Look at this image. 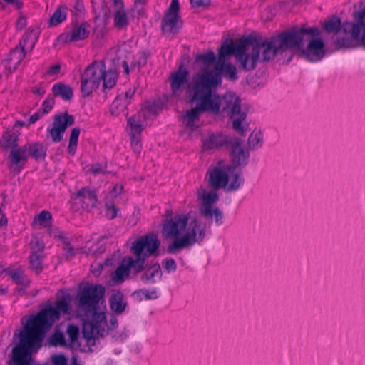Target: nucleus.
Listing matches in <instances>:
<instances>
[{
  "instance_id": "f257e3e1",
  "label": "nucleus",
  "mask_w": 365,
  "mask_h": 365,
  "mask_svg": "<svg viewBox=\"0 0 365 365\" xmlns=\"http://www.w3.org/2000/svg\"><path fill=\"white\" fill-rule=\"evenodd\" d=\"M220 83V76L212 72L197 73L193 77L190 99L196 102L197 105L183 115V123L187 128L195 130L198 127L197 123L203 112L214 115H227L232 121L233 129L244 135L242 123L247 115L242 111L241 100L231 92L223 96L219 95L217 89Z\"/></svg>"
},
{
  "instance_id": "f03ea898",
  "label": "nucleus",
  "mask_w": 365,
  "mask_h": 365,
  "mask_svg": "<svg viewBox=\"0 0 365 365\" xmlns=\"http://www.w3.org/2000/svg\"><path fill=\"white\" fill-rule=\"evenodd\" d=\"M70 309V303L63 299L31 315L19 333V343L12 350L9 365H32L31 351L41 346L46 332L59 319L61 313L67 314Z\"/></svg>"
},
{
  "instance_id": "7ed1b4c3",
  "label": "nucleus",
  "mask_w": 365,
  "mask_h": 365,
  "mask_svg": "<svg viewBox=\"0 0 365 365\" xmlns=\"http://www.w3.org/2000/svg\"><path fill=\"white\" fill-rule=\"evenodd\" d=\"M104 294L105 287L99 284H87L78 292V308L85 317L83 334L88 340L103 337L118 327L116 317L99 308Z\"/></svg>"
},
{
  "instance_id": "20e7f679",
  "label": "nucleus",
  "mask_w": 365,
  "mask_h": 365,
  "mask_svg": "<svg viewBox=\"0 0 365 365\" xmlns=\"http://www.w3.org/2000/svg\"><path fill=\"white\" fill-rule=\"evenodd\" d=\"M167 217L162 225V235L172 242L167 247V252L177 254L195 245H201L206 234V225L197 217H190L189 214H176L167 210Z\"/></svg>"
},
{
  "instance_id": "39448f33",
  "label": "nucleus",
  "mask_w": 365,
  "mask_h": 365,
  "mask_svg": "<svg viewBox=\"0 0 365 365\" xmlns=\"http://www.w3.org/2000/svg\"><path fill=\"white\" fill-rule=\"evenodd\" d=\"M317 37L320 35L319 29L316 27H301L285 31L272 37L269 40H259L260 61H268L278 53L287 50L304 47V36Z\"/></svg>"
},
{
  "instance_id": "423d86ee",
  "label": "nucleus",
  "mask_w": 365,
  "mask_h": 365,
  "mask_svg": "<svg viewBox=\"0 0 365 365\" xmlns=\"http://www.w3.org/2000/svg\"><path fill=\"white\" fill-rule=\"evenodd\" d=\"M233 55L240 67L250 71L254 70L260 61L259 40L247 37L235 44L223 43L218 50L217 61L225 62V57Z\"/></svg>"
},
{
  "instance_id": "0eeeda50",
  "label": "nucleus",
  "mask_w": 365,
  "mask_h": 365,
  "mask_svg": "<svg viewBox=\"0 0 365 365\" xmlns=\"http://www.w3.org/2000/svg\"><path fill=\"white\" fill-rule=\"evenodd\" d=\"M206 178L209 185L215 190L223 189L227 192L237 191L244 184L242 171L223 161L210 167Z\"/></svg>"
},
{
  "instance_id": "6e6552de",
  "label": "nucleus",
  "mask_w": 365,
  "mask_h": 365,
  "mask_svg": "<svg viewBox=\"0 0 365 365\" xmlns=\"http://www.w3.org/2000/svg\"><path fill=\"white\" fill-rule=\"evenodd\" d=\"M46 148L40 142H30L14 149L9 153L10 168L20 172L28 158L31 157L36 161L43 160L46 155Z\"/></svg>"
},
{
  "instance_id": "1a4fd4ad",
  "label": "nucleus",
  "mask_w": 365,
  "mask_h": 365,
  "mask_svg": "<svg viewBox=\"0 0 365 365\" xmlns=\"http://www.w3.org/2000/svg\"><path fill=\"white\" fill-rule=\"evenodd\" d=\"M103 68V61H94L86 68L81 76V91L83 96H89L93 91L98 88L102 81Z\"/></svg>"
},
{
  "instance_id": "9d476101",
  "label": "nucleus",
  "mask_w": 365,
  "mask_h": 365,
  "mask_svg": "<svg viewBox=\"0 0 365 365\" xmlns=\"http://www.w3.org/2000/svg\"><path fill=\"white\" fill-rule=\"evenodd\" d=\"M160 242L155 234L150 233L140 237L135 240L131 245L130 251L136 257L135 259L143 260V267L145 266V259L155 255Z\"/></svg>"
},
{
  "instance_id": "9b49d317",
  "label": "nucleus",
  "mask_w": 365,
  "mask_h": 365,
  "mask_svg": "<svg viewBox=\"0 0 365 365\" xmlns=\"http://www.w3.org/2000/svg\"><path fill=\"white\" fill-rule=\"evenodd\" d=\"M143 260L134 259L131 257H124L120 264L111 274V284H120L123 283L130 274V269L133 268L135 273H139L145 269L143 267Z\"/></svg>"
},
{
  "instance_id": "f8f14e48",
  "label": "nucleus",
  "mask_w": 365,
  "mask_h": 365,
  "mask_svg": "<svg viewBox=\"0 0 365 365\" xmlns=\"http://www.w3.org/2000/svg\"><path fill=\"white\" fill-rule=\"evenodd\" d=\"M74 123V118L68 113L56 115L51 126L47 128V138H51L53 143H59L68 127Z\"/></svg>"
},
{
  "instance_id": "ddd939ff",
  "label": "nucleus",
  "mask_w": 365,
  "mask_h": 365,
  "mask_svg": "<svg viewBox=\"0 0 365 365\" xmlns=\"http://www.w3.org/2000/svg\"><path fill=\"white\" fill-rule=\"evenodd\" d=\"M182 20L179 16L178 0H172L161 23L163 34L170 35L177 34L182 27Z\"/></svg>"
},
{
  "instance_id": "4468645a",
  "label": "nucleus",
  "mask_w": 365,
  "mask_h": 365,
  "mask_svg": "<svg viewBox=\"0 0 365 365\" xmlns=\"http://www.w3.org/2000/svg\"><path fill=\"white\" fill-rule=\"evenodd\" d=\"M91 26L87 21H72L69 29L60 34L58 40L63 43L83 41L90 34Z\"/></svg>"
},
{
  "instance_id": "2eb2a0df",
  "label": "nucleus",
  "mask_w": 365,
  "mask_h": 365,
  "mask_svg": "<svg viewBox=\"0 0 365 365\" xmlns=\"http://www.w3.org/2000/svg\"><path fill=\"white\" fill-rule=\"evenodd\" d=\"M307 46L301 49L302 54L309 61H320L324 55V43L322 38L312 37Z\"/></svg>"
},
{
  "instance_id": "dca6fc26",
  "label": "nucleus",
  "mask_w": 365,
  "mask_h": 365,
  "mask_svg": "<svg viewBox=\"0 0 365 365\" xmlns=\"http://www.w3.org/2000/svg\"><path fill=\"white\" fill-rule=\"evenodd\" d=\"M189 73L186 69L180 68L170 76V87L173 95L180 98L187 85Z\"/></svg>"
},
{
  "instance_id": "f3484780",
  "label": "nucleus",
  "mask_w": 365,
  "mask_h": 365,
  "mask_svg": "<svg viewBox=\"0 0 365 365\" xmlns=\"http://www.w3.org/2000/svg\"><path fill=\"white\" fill-rule=\"evenodd\" d=\"M197 197L201 203L200 212L202 215H210V210L215 207L212 205L219 200V195L215 190L207 191L202 187L197 190Z\"/></svg>"
},
{
  "instance_id": "a211bd4d",
  "label": "nucleus",
  "mask_w": 365,
  "mask_h": 365,
  "mask_svg": "<svg viewBox=\"0 0 365 365\" xmlns=\"http://www.w3.org/2000/svg\"><path fill=\"white\" fill-rule=\"evenodd\" d=\"M135 93L134 88H129L125 93L119 94L115 97L110 107V113L118 116L123 113L130 103V100Z\"/></svg>"
},
{
  "instance_id": "6ab92c4d",
  "label": "nucleus",
  "mask_w": 365,
  "mask_h": 365,
  "mask_svg": "<svg viewBox=\"0 0 365 365\" xmlns=\"http://www.w3.org/2000/svg\"><path fill=\"white\" fill-rule=\"evenodd\" d=\"M215 71L206 70L200 72V73H204L207 72H212L220 76V83L217 86V88L222 84V76L225 77L228 80L235 81L237 80V73L236 67L229 62H220L217 61L215 66Z\"/></svg>"
},
{
  "instance_id": "aec40b11",
  "label": "nucleus",
  "mask_w": 365,
  "mask_h": 365,
  "mask_svg": "<svg viewBox=\"0 0 365 365\" xmlns=\"http://www.w3.org/2000/svg\"><path fill=\"white\" fill-rule=\"evenodd\" d=\"M31 252L29 256L30 267L36 273L42 270V253L44 250V245L39 240L31 242Z\"/></svg>"
},
{
  "instance_id": "412c9836",
  "label": "nucleus",
  "mask_w": 365,
  "mask_h": 365,
  "mask_svg": "<svg viewBox=\"0 0 365 365\" xmlns=\"http://www.w3.org/2000/svg\"><path fill=\"white\" fill-rule=\"evenodd\" d=\"M76 200L81 205L82 208L87 210L94 208L98 201L96 194L88 187L80 189L76 193Z\"/></svg>"
},
{
  "instance_id": "4be33fe9",
  "label": "nucleus",
  "mask_w": 365,
  "mask_h": 365,
  "mask_svg": "<svg viewBox=\"0 0 365 365\" xmlns=\"http://www.w3.org/2000/svg\"><path fill=\"white\" fill-rule=\"evenodd\" d=\"M202 150L210 151L220 148L228 143V138L222 133H212L202 139Z\"/></svg>"
},
{
  "instance_id": "5701e85b",
  "label": "nucleus",
  "mask_w": 365,
  "mask_h": 365,
  "mask_svg": "<svg viewBox=\"0 0 365 365\" xmlns=\"http://www.w3.org/2000/svg\"><path fill=\"white\" fill-rule=\"evenodd\" d=\"M113 6L115 9L113 13L114 26L118 29H125L129 21L122 0H113Z\"/></svg>"
},
{
  "instance_id": "b1692460",
  "label": "nucleus",
  "mask_w": 365,
  "mask_h": 365,
  "mask_svg": "<svg viewBox=\"0 0 365 365\" xmlns=\"http://www.w3.org/2000/svg\"><path fill=\"white\" fill-rule=\"evenodd\" d=\"M231 158L232 165L235 170L237 167L245 166L248 163L249 153L245 150L239 140H236L232 145Z\"/></svg>"
},
{
  "instance_id": "393cba45",
  "label": "nucleus",
  "mask_w": 365,
  "mask_h": 365,
  "mask_svg": "<svg viewBox=\"0 0 365 365\" xmlns=\"http://www.w3.org/2000/svg\"><path fill=\"white\" fill-rule=\"evenodd\" d=\"M361 11H360L361 12ZM359 12H355L354 13V20L356 21L355 23H353V22H345L344 24H343L342 25V29L344 32V34L346 35H348L349 34L351 36V37H348V36H343V37H340V36H336V38L334 39V43L336 44V46L339 47V48H351L353 46V41L354 40H356V41H360L361 43L365 46V44L362 42L361 39V38H356L354 37L351 31H346L345 29H344V27L346 26V24H361V21L358 19H356V16L357 15L359 14Z\"/></svg>"
},
{
  "instance_id": "a878e982",
  "label": "nucleus",
  "mask_w": 365,
  "mask_h": 365,
  "mask_svg": "<svg viewBox=\"0 0 365 365\" xmlns=\"http://www.w3.org/2000/svg\"><path fill=\"white\" fill-rule=\"evenodd\" d=\"M26 54V51L17 45L11 51L9 56L4 61L5 67H6L10 72L14 71L25 58Z\"/></svg>"
},
{
  "instance_id": "bb28decb",
  "label": "nucleus",
  "mask_w": 365,
  "mask_h": 365,
  "mask_svg": "<svg viewBox=\"0 0 365 365\" xmlns=\"http://www.w3.org/2000/svg\"><path fill=\"white\" fill-rule=\"evenodd\" d=\"M38 29H28L19 41L18 46L25 51H31L38 38Z\"/></svg>"
},
{
  "instance_id": "cd10ccee",
  "label": "nucleus",
  "mask_w": 365,
  "mask_h": 365,
  "mask_svg": "<svg viewBox=\"0 0 365 365\" xmlns=\"http://www.w3.org/2000/svg\"><path fill=\"white\" fill-rule=\"evenodd\" d=\"M162 275L160 266L156 263L145 269L140 279L144 284H155L161 280Z\"/></svg>"
},
{
  "instance_id": "c85d7f7f",
  "label": "nucleus",
  "mask_w": 365,
  "mask_h": 365,
  "mask_svg": "<svg viewBox=\"0 0 365 365\" xmlns=\"http://www.w3.org/2000/svg\"><path fill=\"white\" fill-rule=\"evenodd\" d=\"M109 304L111 310L116 314H121L127 306V302L123 298V295L120 292L113 293L110 299Z\"/></svg>"
},
{
  "instance_id": "c756f323",
  "label": "nucleus",
  "mask_w": 365,
  "mask_h": 365,
  "mask_svg": "<svg viewBox=\"0 0 365 365\" xmlns=\"http://www.w3.org/2000/svg\"><path fill=\"white\" fill-rule=\"evenodd\" d=\"M52 92L55 96L60 97L64 101L72 99L73 92L72 88L63 83H56L52 87Z\"/></svg>"
},
{
  "instance_id": "7c9ffc66",
  "label": "nucleus",
  "mask_w": 365,
  "mask_h": 365,
  "mask_svg": "<svg viewBox=\"0 0 365 365\" xmlns=\"http://www.w3.org/2000/svg\"><path fill=\"white\" fill-rule=\"evenodd\" d=\"M118 72L115 69H106L104 63L103 73L102 74L103 87L104 89H110L116 84L118 79Z\"/></svg>"
},
{
  "instance_id": "2f4dec72",
  "label": "nucleus",
  "mask_w": 365,
  "mask_h": 365,
  "mask_svg": "<svg viewBox=\"0 0 365 365\" xmlns=\"http://www.w3.org/2000/svg\"><path fill=\"white\" fill-rule=\"evenodd\" d=\"M18 135L11 131H6L4 133L1 143V145L5 148H11V151L12 152L16 148H19L20 146H18Z\"/></svg>"
},
{
  "instance_id": "473e14b6",
  "label": "nucleus",
  "mask_w": 365,
  "mask_h": 365,
  "mask_svg": "<svg viewBox=\"0 0 365 365\" xmlns=\"http://www.w3.org/2000/svg\"><path fill=\"white\" fill-rule=\"evenodd\" d=\"M128 130L130 135H140L143 125L141 123L140 115L128 118Z\"/></svg>"
},
{
  "instance_id": "72a5a7b5",
  "label": "nucleus",
  "mask_w": 365,
  "mask_h": 365,
  "mask_svg": "<svg viewBox=\"0 0 365 365\" xmlns=\"http://www.w3.org/2000/svg\"><path fill=\"white\" fill-rule=\"evenodd\" d=\"M68 9L66 6H58L49 19V25L56 26L64 21L67 17Z\"/></svg>"
},
{
  "instance_id": "f704fd0d",
  "label": "nucleus",
  "mask_w": 365,
  "mask_h": 365,
  "mask_svg": "<svg viewBox=\"0 0 365 365\" xmlns=\"http://www.w3.org/2000/svg\"><path fill=\"white\" fill-rule=\"evenodd\" d=\"M263 145V135L260 131H253L249 136L248 145L250 148L255 150Z\"/></svg>"
},
{
  "instance_id": "c9c22d12",
  "label": "nucleus",
  "mask_w": 365,
  "mask_h": 365,
  "mask_svg": "<svg viewBox=\"0 0 365 365\" xmlns=\"http://www.w3.org/2000/svg\"><path fill=\"white\" fill-rule=\"evenodd\" d=\"M66 334L69 340L68 346L73 348L77 346L78 344V338L79 334V329L78 327L72 324H68L66 329Z\"/></svg>"
},
{
  "instance_id": "e433bc0d",
  "label": "nucleus",
  "mask_w": 365,
  "mask_h": 365,
  "mask_svg": "<svg viewBox=\"0 0 365 365\" xmlns=\"http://www.w3.org/2000/svg\"><path fill=\"white\" fill-rule=\"evenodd\" d=\"M80 132L81 130L79 128H73L71 130L68 146V152L71 155H74L76 153Z\"/></svg>"
},
{
  "instance_id": "4c0bfd02",
  "label": "nucleus",
  "mask_w": 365,
  "mask_h": 365,
  "mask_svg": "<svg viewBox=\"0 0 365 365\" xmlns=\"http://www.w3.org/2000/svg\"><path fill=\"white\" fill-rule=\"evenodd\" d=\"M341 27L342 28L341 20L337 16H333L324 23V29L329 33H337L340 31Z\"/></svg>"
},
{
  "instance_id": "58836bf2",
  "label": "nucleus",
  "mask_w": 365,
  "mask_h": 365,
  "mask_svg": "<svg viewBox=\"0 0 365 365\" xmlns=\"http://www.w3.org/2000/svg\"><path fill=\"white\" fill-rule=\"evenodd\" d=\"M9 276L12 279L14 282H15L17 284L22 285L25 287H28L29 284V280L27 277L24 275L22 271L19 269H15L9 272Z\"/></svg>"
},
{
  "instance_id": "ea45409f",
  "label": "nucleus",
  "mask_w": 365,
  "mask_h": 365,
  "mask_svg": "<svg viewBox=\"0 0 365 365\" xmlns=\"http://www.w3.org/2000/svg\"><path fill=\"white\" fill-rule=\"evenodd\" d=\"M56 237L63 244V249L66 251L67 257H71L74 255L73 247L71 245L70 240L62 232H59L56 235Z\"/></svg>"
},
{
  "instance_id": "a19ab883",
  "label": "nucleus",
  "mask_w": 365,
  "mask_h": 365,
  "mask_svg": "<svg viewBox=\"0 0 365 365\" xmlns=\"http://www.w3.org/2000/svg\"><path fill=\"white\" fill-rule=\"evenodd\" d=\"M51 214L47 210H42L35 217L34 222L46 227L51 223Z\"/></svg>"
},
{
  "instance_id": "79ce46f5",
  "label": "nucleus",
  "mask_w": 365,
  "mask_h": 365,
  "mask_svg": "<svg viewBox=\"0 0 365 365\" xmlns=\"http://www.w3.org/2000/svg\"><path fill=\"white\" fill-rule=\"evenodd\" d=\"M202 216L206 218H213L215 225L217 226L222 225L224 222L223 212L217 207L210 210V215Z\"/></svg>"
},
{
  "instance_id": "37998d69",
  "label": "nucleus",
  "mask_w": 365,
  "mask_h": 365,
  "mask_svg": "<svg viewBox=\"0 0 365 365\" xmlns=\"http://www.w3.org/2000/svg\"><path fill=\"white\" fill-rule=\"evenodd\" d=\"M135 293L147 300L155 299L158 297V292L155 288L152 289H141Z\"/></svg>"
},
{
  "instance_id": "c03bdc74",
  "label": "nucleus",
  "mask_w": 365,
  "mask_h": 365,
  "mask_svg": "<svg viewBox=\"0 0 365 365\" xmlns=\"http://www.w3.org/2000/svg\"><path fill=\"white\" fill-rule=\"evenodd\" d=\"M51 343L54 346H68L66 344L65 336L61 332H56L51 336Z\"/></svg>"
},
{
  "instance_id": "a18cd8bd",
  "label": "nucleus",
  "mask_w": 365,
  "mask_h": 365,
  "mask_svg": "<svg viewBox=\"0 0 365 365\" xmlns=\"http://www.w3.org/2000/svg\"><path fill=\"white\" fill-rule=\"evenodd\" d=\"M106 216L107 218L112 220L118 216L119 209L112 203L106 202Z\"/></svg>"
},
{
  "instance_id": "49530a36",
  "label": "nucleus",
  "mask_w": 365,
  "mask_h": 365,
  "mask_svg": "<svg viewBox=\"0 0 365 365\" xmlns=\"http://www.w3.org/2000/svg\"><path fill=\"white\" fill-rule=\"evenodd\" d=\"M145 4L146 0H135L134 4L131 9L134 15L136 14L138 16H143Z\"/></svg>"
},
{
  "instance_id": "de8ad7c7",
  "label": "nucleus",
  "mask_w": 365,
  "mask_h": 365,
  "mask_svg": "<svg viewBox=\"0 0 365 365\" xmlns=\"http://www.w3.org/2000/svg\"><path fill=\"white\" fill-rule=\"evenodd\" d=\"M216 57L213 51H208L197 56V61H201L205 64H212L215 61Z\"/></svg>"
},
{
  "instance_id": "09e8293b",
  "label": "nucleus",
  "mask_w": 365,
  "mask_h": 365,
  "mask_svg": "<svg viewBox=\"0 0 365 365\" xmlns=\"http://www.w3.org/2000/svg\"><path fill=\"white\" fill-rule=\"evenodd\" d=\"M162 265L168 273L175 272L177 269L175 261L172 258H166L163 260Z\"/></svg>"
},
{
  "instance_id": "8fccbe9b",
  "label": "nucleus",
  "mask_w": 365,
  "mask_h": 365,
  "mask_svg": "<svg viewBox=\"0 0 365 365\" xmlns=\"http://www.w3.org/2000/svg\"><path fill=\"white\" fill-rule=\"evenodd\" d=\"M130 145L136 154H140L142 148L140 135H130Z\"/></svg>"
},
{
  "instance_id": "3c124183",
  "label": "nucleus",
  "mask_w": 365,
  "mask_h": 365,
  "mask_svg": "<svg viewBox=\"0 0 365 365\" xmlns=\"http://www.w3.org/2000/svg\"><path fill=\"white\" fill-rule=\"evenodd\" d=\"M7 5H11L16 9L21 8L23 4L19 0H1L0 6L1 9H6Z\"/></svg>"
},
{
  "instance_id": "603ef678",
  "label": "nucleus",
  "mask_w": 365,
  "mask_h": 365,
  "mask_svg": "<svg viewBox=\"0 0 365 365\" xmlns=\"http://www.w3.org/2000/svg\"><path fill=\"white\" fill-rule=\"evenodd\" d=\"M53 106L54 100L53 98L45 99L41 105V113H43V115L48 113L53 109Z\"/></svg>"
},
{
  "instance_id": "864d4df0",
  "label": "nucleus",
  "mask_w": 365,
  "mask_h": 365,
  "mask_svg": "<svg viewBox=\"0 0 365 365\" xmlns=\"http://www.w3.org/2000/svg\"><path fill=\"white\" fill-rule=\"evenodd\" d=\"M60 70L61 65L59 63L52 65L46 71V75L49 76H55L59 73Z\"/></svg>"
},
{
  "instance_id": "5fc2aeb1",
  "label": "nucleus",
  "mask_w": 365,
  "mask_h": 365,
  "mask_svg": "<svg viewBox=\"0 0 365 365\" xmlns=\"http://www.w3.org/2000/svg\"><path fill=\"white\" fill-rule=\"evenodd\" d=\"M43 115H44L43 113H41V110H39L36 111V113H34L33 115H31L30 118L29 119L28 123L29 125L30 124H34L37 120L41 119Z\"/></svg>"
},
{
  "instance_id": "6e6d98bb",
  "label": "nucleus",
  "mask_w": 365,
  "mask_h": 365,
  "mask_svg": "<svg viewBox=\"0 0 365 365\" xmlns=\"http://www.w3.org/2000/svg\"><path fill=\"white\" fill-rule=\"evenodd\" d=\"M192 7L205 6L209 4L210 0H190Z\"/></svg>"
},
{
  "instance_id": "4d7b16f0",
  "label": "nucleus",
  "mask_w": 365,
  "mask_h": 365,
  "mask_svg": "<svg viewBox=\"0 0 365 365\" xmlns=\"http://www.w3.org/2000/svg\"><path fill=\"white\" fill-rule=\"evenodd\" d=\"M26 19L24 16H21L18 18L16 24V29L21 30L26 26Z\"/></svg>"
},
{
  "instance_id": "13d9d810",
  "label": "nucleus",
  "mask_w": 365,
  "mask_h": 365,
  "mask_svg": "<svg viewBox=\"0 0 365 365\" xmlns=\"http://www.w3.org/2000/svg\"><path fill=\"white\" fill-rule=\"evenodd\" d=\"M123 190V187L120 184H116L114 185L111 190V195L113 197H118L122 192Z\"/></svg>"
},
{
  "instance_id": "bf43d9fd",
  "label": "nucleus",
  "mask_w": 365,
  "mask_h": 365,
  "mask_svg": "<svg viewBox=\"0 0 365 365\" xmlns=\"http://www.w3.org/2000/svg\"><path fill=\"white\" fill-rule=\"evenodd\" d=\"M90 172L95 175L99 174V173H103V168L101 165H96L93 166L90 169Z\"/></svg>"
},
{
  "instance_id": "052dcab7",
  "label": "nucleus",
  "mask_w": 365,
  "mask_h": 365,
  "mask_svg": "<svg viewBox=\"0 0 365 365\" xmlns=\"http://www.w3.org/2000/svg\"><path fill=\"white\" fill-rule=\"evenodd\" d=\"M75 9H76V11H81L83 9V4L81 1H76V4H75Z\"/></svg>"
},
{
  "instance_id": "680f3d73",
  "label": "nucleus",
  "mask_w": 365,
  "mask_h": 365,
  "mask_svg": "<svg viewBox=\"0 0 365 365\" xmlns=\"http://www.w3.org/2000/svg\"><path fill=\"white\" fill-rule=\"evenodd\" d=\"M7 225V218L4 215H2L0 218V226H6Z\"/></svg>"
},
{
  "instance_id": "e2e57ef3",
  "label": "nucleus",
  "mask_w": 365,
  "mask_h": 365,
  "mask_svg": "<svg viewBox=\"0 0 365 365\" xmlns=\"http://www.w3.org/2000/svg\"><path fill=\"white\" fill-rule=\"evenodd\" d=\"M34 93H37V94H39V95H43L45 91L43 88H36L34 89Z\"/></svg>"
},
{
  "instance_id": "0e129e2a",
  "label": "nucleus",
  "mask_w": 365,
  "mask_h": 365,
  "mask_svg": "<svg viewBox=\"0 0 365 365\" xmlns=\"http://www.w3.org/2000/svg\"><path fill=\"white\" fill-rule=\"evenodd\" d=\"M123 67H124V71L125 73L128 74L129 73V68H128V65L126 62H123Z\"/></svg>"
},
{
  "instance_id": "69168bd1",
  "label": "nucleus",
  "mask_w": 365,
  "mask_h": 365,
  "mask_svg": "<svg viewBox=\"0 0 365 365\" xmlns=\"http://www.w3.org/2000/svg\"><path fill=\"white\" fill-rule=\"evenodd\" d=\"M16 125H19L20 127H23L24 125V122H21V121H17L16 123Z\"/></svg>"
},
{
  "instance_id": "338daca9",
  "label": "nucleus",
  "mask_w": 365,
  "mask_h": 365,
  "mask_svg": "<svg viewBox=\"0 0 365 365\" xmlns=\"http://www.w3.org/2000/svg\"><path fill=\"white\" fill-rule=\"evenodd\" d=\"M0 292L2 294H5L6 292V289H0Z\"/></svg>"
}]
</instances>
